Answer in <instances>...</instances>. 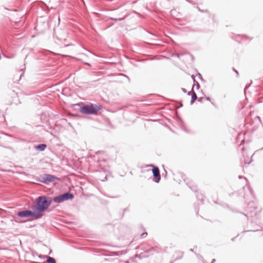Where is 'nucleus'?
Returning a JSON list of instances; mask_svg holds the SVG:
<instances>
[{
	"instance_id": "1",
	"label": "nucleus",
	"mask_w": 263,
	"mask_h": 263,
	"mask_svg": "<svg viewBox=\"0 0 263 263\" xmlns=\"http://www.w3.org/2000/svg\"><path fill=\"white\" fill-rule=\"evenodd\" d=\"M36 210L39 212H43L50 206L52 203V199L51 197L41 196L36 198Z\"/></svg>"
},
{
	"instance_id": "2",
	"label": "nucleus",
	"mask_w": 263,
	"mask_h": 263,
	"mask_svg": "<svg viewBox=\"0 0 263 263\" xmlns=\"http://www.w3.org/2000/svg\"><path fill=\"white\" fill-rule=\"evenodd\" d=\"M102 109L100 105L90 103L83 106L80 108V111L86 115H97L98 111Z\"/></svg>"
},
{
	"instance_id": "3",
	"label": "nucleus",
	"mask_w": 263,
	"mask_h": 263,
	"mask_svg": "<svg viewBox=\"0 0 263 263\" xmlns=\"http://www.w3.org/2000/svg\"><path fill=\"white\" fill-rule=\"evenodd\" d=\"M73 198L74 195L72 193L66 192L54 197L53 199V201L55 203H60L66 200L72 199Z\"/></svg>"
},
{
	"instance_id": "4",
	"label": "nucleus",
	"mask_w": 263,
	"mask_h": 263,
	"mask_svg": "<svg viewBox=\"0 0 263 263\" xmlns=\"http://www.w3.org/2000/svg\"><path fill=\"white\" fill-rule=\"evenodd\" d=\"M60 179L52 175L48 174H44L40 176L39 181L45 184H49V183L53 182L55 181H59Z\"/></svg>"
},
{
	"instance_id": "5",
	"label": "nucleus",
	"mask_w": 263,
	"mask_h": 263,
	"mask_svg": "<svg viewBox=\"0 0 263 263\" xmlns=\"http://www.w3.org/2000/svg\"><path fill=\"white\" fill-rule=\"evenodd\" d=\"M149 166L153 167L152 173L154 178V181L156 183H159L161 179V175L158 167L154 166L152 164L150 165Z\"/></svg>"
},
{
	"instance_id": "6",
	"label": "nucleus",
	"mask_w": 263,
	"mask_h": 263,
	"mask_svg": "<svg viewBox=\"0 0 263 263\" xmlns=\"http://www.w3.org/2000/svg\"><path fill=\"white\" fill-rule=\"evenodd\" d=\"M32 211L29 210L18 212L17 215L20 217H31Z\"/></svg>"
},
{
	"instance_id": "7",
	"label": "nucleus",
	"mask_w": 263,
	"mask_h": 263,
	"mask_svg": "<svg viewBox=\"0 0 263 263\" xmlns=\"http://www.w3.org/2000/svg\"><path fill=\"white\" fill-rule=\"evenodd\" d=\"M256 208V204L254 201L249 202L247 210L251 213V216H253L252 214L255 212Z\"/></svg>"
},
{
	"instance_id": "8",
	"label": "nucleus",
	"mask_w": 263,
	"mask_h": 263,
	"mask_svg": "<svg viewBox=\"0 0 263 263\" xmlns=\"http://www.w3.org/2000/svg\"><path fill=\"white\" fill-rule=\"evenodd\" d=\"M159 251V250L158 247H152L149 249L146 250L145 251V253H148L149 255H153L155 253H157Z\"/></svg>"
},
{
	"instance_id": "9",
	"label": "nucleus",
	"mask_w": 263,
	"mask_h": 263,
	"mask_svg": "<svg viewBox=\"0 0 263 263\" xmlns=\"http://www.w3.org/2000/svg\"><path fill=\"white\" fill-rule=\"evenodd\" d=\"M46 147L47 145L45 144H40L34 146V148L36 150H37L40 152L44 151L46 148Z\"/></svg>"
},
{
	"instance_id": "10",
	"label": "nucleus",
	"mask_w": 263,
	"mask_h": 263,
	"mask_svg": "<svg viewBox=\"0 0 263 263\" xmlns=\"http://www.w3.org/2000/svg\"><path fill=\"white\" fill-rule=\"evenodd\" d=\"M32 213L31 217H33L34 219H40L42 218L43 215L42 212H39L37 211V212L32 211Z\"/></svg>"
},
{
	"instance_id": "11",
	"label": "nucleus",
	"mask_w": 263,
	"mask_h": 263,
	"mask_svg": "<svg viewBox=\"0 0 263 263\" xmlns=\"http://www.w3.org/2000/svg\"><path fill=\"white\" fill-rule=\"evenodd\" d=\"M197 99V97L196 93L195 92V91H193L192 94L191 95V104H193Z\"/></svg>"
},
{
	"instance_id": "12",
	"label": "nucleus",
	"mask_w": 263,
	"mask_h": 263,
	"mask_svg": "<svg viewBox=\"0 0 263 263\" xmlns=\"http://www.w3.org/2000/svg\"><path fill=\"white\" fill-rule=\"evenodd\" d=\"M186 183L187 185L189 186V187L193 191L195 192L197 191V187L196 185L192 184V183L190 182H187Z\"/></svg>"
},
{
	"instance_id": "13",
	"label": "nucleus",
	"mask_w": 263,
	"mask_h": 263,
	"mask_svg": "<svg viewBox=\"0 0 263 263\" xmlns=\"http://www.w3.org/2000/svg\"><path fill=\"white\" fill-rule=\"evenodd\" d=\"M47 260L46 262L47 263H56L55 260L54 258L47 256L46 257Z\"/></svg>"
},
{
	"instance_id": "14",
	"label": "nucleus",
	"mask_w": 263,
	"mask_h": 263,
	"mask_svg": "<svg viewBox=\"0 0 263 263\" xmlns=\"http://www.w3.org/2000/svg\"><path fill=\"white\" fill-rule=\"evenodd\" d=\"M238 178H239V179H243L246 181V185H248V181L247 179L245 177L239 176Z\"/></svg>"
},
{
	"instance_id": "15",
	"label": "nucleus",
	"mask_w": 263,
	"mask_h": 263,
	"mask_svg": "<svg viewBox=\"0 0 263 263\" xmlns=\"http://www.w3.org/2000/svg\"><path fill=\"white\" fill-rule=\"evenodd\" d=\"M248 188L249 190V192H250V194L253 196V191H252V189L249 186H248Z\"/></svg>"
},
{
	"instance_id": "16",
	"label": "nucleus",
	"mask_w": 263,
	"mask_h": 263,
	"mask_svg": "<svg viewBox=\"0 0 263 263\" xmlns=\"http://www.w3.org/2000/svg\"><path fill=\"white\" fill-rule=\"evenodd\" d=\"M147 235V233L146 232H144L141 234V237L142 238L145 237Z\"/></svg>"
},
{
	"instance_id": "17",
	"label": "nucleus",
	"mask_w": 263,
	"mask_h": 263,
	"mask_svg": "<svg viewBox=\"0 0 263 263\" xmlns=\"http://www.w3.org/2000/svg\"><path fill=\"white\" fill-rule=\"evenodd\" d=\"M251 161H249L246 158H245L244 159V162L245 164H249L250 163Z\"/></svg>"
},
{
	"instance_id": "18",
	"label": "nucleus",
	"mask_w": 263,
	"mask_h": 263,
	"mask_svg": "<svg viewBox=\"0 0 263 263\" xmlns=\"http://www.w3.org/2000/svg\"><path fill=\"white\" fill-rule=\"evenodd\" d=\"M198 78H199L201 80H202V81H203V78H202V76H201V74L200 73H198Z\"/></svg>"
},
{
	"instance_id": "19",
	"label": "nucleus",
	"mask_w": 263,
	"mask_h": 263,
	"mask_svg": "<svg viewBox=\"0 0 263 263\" xmlns=\"http://www.w3.org/2000/svg\"><path fill=\"white\" fill-rule=\"evenodd\" d=\"M193 87H194V86H193ZM193 88H192V90L191 91H189V92H188L187 95H188L189 96H190V95L191 96V95H192V94L193 91H194L193 90Z\"/></svg>"
},
{
	"instance_id": "20",
	"label": "nucleus",
	"mask_w": 263,
	"mask_h": 263,
	"mask_svg": "<svg viewBox=\"0 0 263 263\" xmlns=\"http://www.w3.org/2000/svg\"><path fill=\"white\" fill-rule=\"evenodd\" d=\"M195 82H196V86L197 89H199V87H200V85H199V84L197 81H196Z\"/></svg>"
},
{
	"instance_id": "21",
	"label": "nucleus",
	"mask_w": 263,
	"mask_h": 263,
	"mask_svg": "<svg viewBox=\"0 0 263 263\" xmlns=\"http://www.w3.org/2000/svg\"><path fill=\"white\" fill-rule=\"evenodd\" d=\"M179 253L180 254V257L178 258V259H180L181 258H182V257L183 256V253L181 252H179ZM176 259H177V258H176Z\"/></svg>"
},
{
	"instance_id": "22",
	"label": "nucleus",
	"mask_w": 263,
	"mask_h": 263,
	"mask_svg": "<svg viewBox=\"0 0 263 263\" xmlns=\"http://www.w3.org/2000/svg\"><path fill=\"white\" fill-rule=\"evenodd\" d=\"M110 19H111V20H115V21H118H118H121V20H122V18H119V19H117V18H112V17H111Z\"/></svg>"
},
{
	"instance_id": "23",
	"label": "nucleus",
	"mask_w": 263,
	"mask_h": 263,
	"mask_svg": "<svg viewBox=\"0 0 263 263\" xmlns=\"http://www.w3.org/2000/svg\"><path fill=\"white\" fill-rule=\"evenodd\" d=\"M192 79L193 80L194 82H196V80H195V77H194V75H192Z\"/></svg>"
},
{
	"instance_id": "24",
	"label": "nucleus",
	"mask_w": 263,
	"mask_h": 263,
	"mask_svg": "<svg viewBox=\"0 0 263 263\" xmlns=\"http://www.w3.org/2000/svg\"><path fill=\"white\" fill-rule=\"evenodd\" d=\"M182 91L184 93L186 92V90L185 88H181Z\"/></svg>"
},
{
	"instance_id": "25",
	"label": "nucleus",
	"mask_w": 263,
	"mask_h": 263,
	"mask_svg": "<svg viewBox=\"0 0 263 263\" xmlns=\"http://www.w3.org/2000/svg\"><path fill=\"white\" fill-rule=\"evenodd\" d=\"M202 99H203V98H201H201H199L198 99V101L199 102H202Z\"/></svg>"
},
{
	"instance_id": "26",
	"label": "nucleus",
	"mask_w": 263,
	"mask_h": 263,
	"mask_svg": "<svg viewBox=\"0 0 263 263\" xmlns=\"http://www.w3.org/2000/svg\"><path fill=\"white\" fill-rule=\"evenodd\" d=\"M241 214L243 215L245 217H247V219H248V215H246V214H244L243 213H241Z\"/></svg>"
},
{
	"instance_id": "27",
	"label": "nucleus",
	"mask_w": 263,
	"mask_h": 263,
	"mask_svg": "<svg viewBox=\"0 0 263 263\" xmlns=\"http://www.w3.org/2000/svg\"><path fill=\"white\" fill-rule=\"evenodd\" d=\"M205 99L208 101H210V98L209 97H205Z\"/></svg>"
},
{
	"instance_id": "28",
	"label": "nucleus",
	"mask_w": 263,
	"mask_h": 263,
	"mask_svg": "<svg viewBox=\"0 0 263 263\" xmlns=\"http://www.w3.org/2000/svg\"><path fill=\"white\" fill-rule=\"evenodd\" d=\"M71 45V44L68 43V44H65V46H70V45Z\"/></svg>"
},
{
	"instance_id": "29",
	"label": "nucleus",
	"mask_w": 263,
	"mask_h": 263,
	"mask_svg": "<svg viewBox=\"0 0 263 263\" xmlns=\"http://www.w3.org/2000/svg\"><path fill=\"white\" fill-rule=\"evenodd\" d=\"M85 64L87 65L88 66H90V67L91 66L90 64H89V63H85Z\"/></svg>"
},
{
	"instance_id": "30",
	"label": "nucleus",
	"mask_w": 263,
	"mask_h": 263,
	"mask_svg": "<svg viewBox=\"0 0 263 263\" xmlns=\"http://www.w3.org/2000/svg\"><path fill=\"white\" fill-rule=\"evenodd\" d=\"M256 118H257V119H258V120L260 121V117H259L257 116V117H256Z\"/></svg>"
},
{
	"instance_id": "31",
	"label": "nucleus",
	"mask_w": 263,
	"mask_h": 263,
	"mask_svg": "<svg viewBox=\"0 0 263 263\" xmlns=\"http://www.w3.org/2000/svg\"><path fill=\"white\" fill-rule=\"evenodd\" d=\"M244 149H244V147H242V151H244ZM243 153H244V152H243ZM243 156L245 155V154H243Z\"/></svg>"
},
{
	"instance_id": "32",
	"label": "nucleus",
	"mask_w": 263,
	"mask_h": 263,
	"mask_svg": "<svg viewBox=\"0 0 263 263\" xmlns=\"http://www.w3.org/2000/svg\"><path fill=\"white\" fill-rule=\"evenodd\" d=\"M235 72L237 73V74L238 75V71H237V70H235Z\"/></svg>"
},
{
	"instance_id": "33",
	"label": "nucleus",
	"mask_w": 263,
	"mask_h": 263,
	"mask_svg": "<svg viewBox=\"0 0 263 263\" xmlns=\"http://www.w3.org/2000/svg\"><path fill=\"white\" fill-rule=\"evenodd\" d=\"M215 261V259H213L212 260V263H213Z\"/></svg>"
},
{
	"instance_id": "34",
	"label": "nucleus",
	"mask_w": 263,
	"mask_h": 263,
	"mask_svg": "<svg viewBox=\"0 0 263 263\" xmlns=\"http://www.w3.org/2000/svg\"><path fill=\"white\" fill-rule=\"evenodd\" d=\"M198 9H199V10L200 11H201V12H203V10H200V8H198Z\"/></svg>"
},
{
	"instance_id": "35",
	"label": "nucleus",
	"mask_w": 263,
	"mask_h": 263,
	"mask_svg": "<svg viewBox=\"0 0 263 263\" xmlns=\"http://www.w3.org/2000/svg\"><path fill=\"white\" fill-rule=\"evenodd\" d=\"M191 56L192 57V60H193L194 59V57L192 55H191Z\"/></svg>"
},
{
	"instance_id": "36",
	"label": "nucleus",
	"mask_w": 263,
	"mask_h": 263,
	"mask_svg": "<svg viewBox=\"0 0 263 263\" xmlns=\"http://www.w3.org/2000/svg\"><path fill=\"white\" fill-rule=\"evenodd\" d=\"M190 251H193V250L192 249H191L190 250Z\"/></svg>"
},
{
	"instance_id": "37",
	"label": "nucleus",
	"mask_w": 263,
	"mask_h": 263,
	"mask_svg": "<svg viewBox=\"0 0 263 263\" xmlns=\"http://www.w3.org/2000/svg\"><path fill=\"white\" fill-rule=\"evenodd\" d=\"M66 41H67V40H66V39H65V40H64V42H66Z\"/></svg>"
},
{
	"instance_id": "38",
	"label": "nucleus",
	"mask_w": 263,
	"mask_h": 263,
	"mask_svg": "<svg viewBox=\"0 0 263 263\" xmlns=\"http://www.w3.org/2000/svg\"><path fill=\"white\" fill-rule=\"evenodd\" d=\"M171 263H173V261H172Z\"/></svg>"
}]
</instances>
